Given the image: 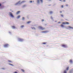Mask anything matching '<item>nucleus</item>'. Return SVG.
Instances as JSON below:
<instances>
[{"instance_id": "nucleus-7", "label": "nucleus", "mask_w": 73, "mask_h": 73, "mask_svg": "<svg viewBox=\"0 0 73 73\" xmlns=\"http://www.w3.org/2000/svg\"><path fill=\"white\" fill-rule=\"evenodd\" d=\"M10 15L11 16V17H14V16H13V15L12 13H10Z\"/></svg>"}, {"instance_id": "nucleus-32", "label": "nucleus", "mask_w": 73, "mask_h": 73, "mask_svg": "<svg viewBox=\"0 0 73 73\" xmlns=\"http://www.w3.org/2000/svg\"><path fill=\"white\" fill-rule=\"evenodd\" d=\"M63 1L64 2H65V0H64Z\"/></svg>"}, {"instance_id": "nucleus-27", "label": "nucleus", "mask_w": 73, "mask_h": 73, "mask_svg": "<svg viewBox=\"0 0 73 73\" xmlns=\"http://www.w3.org/2000/svg\"><path fill=\"white\" fill-rule=\"evenodd\" d=\"M60 23H61V22H59L58 23V24H60Z\"/></svg>"}, {"instance_id": "nucleus-23", "label": "nucleus", "mask_w": 73, "mask_h": 73, "mask_svg": "<svg viewBox=\"0 0 73 73\" xmlns=\"http://www.w3.org/2000/svg\"><path fill=\"white\" fill-rule=\"evenodd\" d=\"M64 73H67V72H66V70H65L64 72Z\"/></svg>"}, {"instance_id": "nucleus-29", "label": "nucleus", "mask_w": 73, "mask_h": 73, "mask_svg": "<svg viewBox=\"0 0 73 73\" xmlns=\"http://www.w3.org/2000/svg\"><path fill=\"white\" fill-rule=\"evenodd\" d=\"M24 17H23V20H24Z\"/></svg>"}, {"instance_id": "nucleus-17", "label": "nucleus", "mask_w": 73, "mask_h": 73, "mask_svg": "<svg viewBox=\"0 0 73 73\" xmlns=\"http://www.w3.org/2000/svg\"><path fill=\"white\" fill-rule=\"evenodd\" d=\"M32 29H36L35 27H32Z\"/></svg>"}, {"instance_id": "nucleus-34", "label": "nucleus", "mask_w": 73, "mask_h": 73, "mask_svg": "<svg viewBox=\"0 0 73 73\" xmlns=\"http://www.w3.org/2000/svg\"><path fill=\"white\" fill-rule=\"evenodd\" d=\"M66 5L67 6H68V5Z\"/></svg>"}, {"instance_id": "nucleus-5", "label": "nucleus", "mask_w": 73, "mask_h": 73, "mask_svg": "<svg viewBox=\"0 0 73 73\" xmlns=\"http://www.w3.org/2000/svg\"><path fill=\"white\" fill-rule=\"evenodd\" d=\"M40 1L41 2V3H42V2H43L42 0H37L38 3H40Z\"/></svg>"}, {"instance_id": "nucleus-26", "label": "nucleus", "mask_w": 73, "mask_h": 73, "mask_svg": "<svg viewBox=\"0 0 73 73\" xmlns=\"http://www.w3.org/2000/svg\"><path fill=\"white\" fill-rule=\"evenodd\" d=\"M61 16L62 17H64V15L62 14L61 15Z\"/></svg>"}, {"instance_id": "nucleus-9", "label": "nucleus", "mask_w": 73, "mask_h": 73, "mask_svg": "<svg viewBox=\"0 0 73 73\" xmlns=\"http://www.w3.org/2000/svg\"><path fill=\"white\" fill-rule=\"evenodd\" d=\"M42 33H48V31H42Z\"/></svg>"}, {"instance_id": "nucleus-35", "label": "nucleus", "mask_w": 73, "mask_h": 73, "mask_svg": "<svg viewBox=\"0 0 73 73\" xmlns=\"http://www.w3.org/2000/svg\"><path fill=\"white\" fill-rule=\"evenodd\" d=\"M62 12V11H60V13H61Z\"/></svg>"}, {"instance_id": "nucleus-36", "label": "nucleus", "mask_w": 73, "mask_h": 73, "mask_svg": "<svg viewBox=\"0 0 73 73\" xmlns=\"http://www.w3.org/2000/svg\"><path fill=\"white\" fill-rule=\"evenodd\" d=\"M1 3H0V6H1Z\"/></svg>"}, {"instance_id": "nucleus-38", "label": "nucleus", "mask_w": 73, "mask_h": 73, "mask_svg": "<svg viewBox=\"0 0 73 73\" xmlns=\"http://www.w3.org/2000/svg\"><path fill=\"white\" fill-rule=\"evenodd\" d=\"M25 5H24V7H25Z\"/></svg>"}, {"instance_id": "nucleus-4", "label": "nucleus", "mask_w": 73, "mask_h": 73, "mask_svg": "<svg viewBox=\"0 0 73 73\" xmlns=\"http://www.w3.org/2000/svg\"><path fill=\"white\" fill-rule=\"evenodd\" d=\"M9 46V44H5L4 45V47H8Z\"/></svg>"}, {"instance_id": "nucleus-20", "label": "nucleus", "mask_w": 73, "mask_h": 73, "mask_svg": "<svg viewBox=\"0 0 73 73\" xmlns=\"http://www.w3.org/2000/svg\"><path fill=\"white\" fill-rule=\"evenodd\" d=\"M50 14H52V13H53V12H52V11H50Z\"/></svg>"}, {"instance_id": "nucleus-16", "label": "nucleus", "mask_w": 73, "mask_h": 73, "mask_svg": "<svg viewBox=\"0 0 73 73\" xmlns=\"http://www.w3.org/2000/svg\"><path fill=\"white\" fill-rule=\"evenodd\" d=\"M46 44V42H44L42 43L43 44Z\"/></svg>"}, {"instance_id": "nucleus-13", "label": "nucleus", "mask_w": 73, "mask_h": 73, "mask_svg": "<svg viewBox=\"0 0 73 73\" xmlns=\"http://www.w3.org/2000/svg\"><path fill=\"white\" fill-rule=\"evenodd\" d=\"M61 27L63 28L64 27V25H61Z\"/></svg>"}, {"instance_id": "nucleus-6", "label": "nucleus", "mask_w": 73, "mask_h": 73, "mask_svg": "<svg viewBox=\"0 0 73 73\" xmlns=\"http://www.w3.org/2000/svg\"><path fill=\"white\" fill-rule=\"evenodd\" d=\"M62 47H64L65 48H66V45L65 44H63L62 45Z\"/></svg>"}, {"instance_id": "nucleus-33", "label": "nucleus", "mask_w": 73, "mask_h": 73, "mask_svg": "<svg viewBox=\"0 0 73 73\" xmlns=\"http://www.w3.org/2000/svg\"><path fill=\"white\" fill-rule=\"evenodd\" d=\"M44 21V20H42V21Z\"/></svg>"}, {"instance_id": "nucleus-19", "label": "nucleus", "mask_w": 73, "mask_h": 73, "mask_svg": "<svg viewBox=\"0 0 73 73\" xmlns=\"http://www.w3.org/2000/svg\"><path fill=\"white\" fill-rule=\"evenodd\" d=\"M21 70L23 72H25V71L23 69H22Z\"/></svg>"}, {"instance_id": "nucleus-18", "label": "nucleus", "mask_w": 73, "mask_h": 73, "mask_svg": "<svg viewBox=\"0 0 73 73\" xmlns=\"http://www.w3.org/2000/svg\"><path fill=\"white\" fill-rule=\"evenodd\" d=\"M69 70V67H68L67 68L66 70Z\"/></svg>"}, {"instance_id": "nucleus-31", "label": "nucleus", "mask_w": 73, "mask_h": 73, "mask_svg": "<svg viewBox=\"0 0 73 73\" xmlns=\"http://www.w3.org/2000/svg\"><path fill=\"white\" fill-rule=\"evenodd\" d=\"M14 73H17V72H14Z\"/></svg>"}, {"instance_id": "nucleus-1", "label": "nucleus", "mask_w": 73, "mask_h": 73, "mask_svg": "<svg viewBox=\"0 0 73 73\" xmlns=\"http://www.w3.org/2000/svg\"><path fill=\"white\" fill-rule=\"evenodd\" d=\"M25 2V1H22V2H21L20 3V1H19L18 3H16L15 4V5H17V4H21V3H24Z\"/></svg>"}, {"instance_id": "nucleus-28", "label": "nucleus", "mask_w": 73, "mask_h": 73, "mask_svg": "<svg viewBox=\"0 0 73 73\" xmlns=\"http://www.w3.org/2000/svg\"><path fill=\"white\" fill-rule=\"evenodd\" d=\"M61 7H62V8H63L64 6H63V5H62L61 6Z\"/></svg>"}, {"instance_id": "nucleus-25", "label": "nucleus", "mask_w": 73, "mask_h": 73, "mask_svg": "<svg viewBox=\"0 0 73 73\" xmlns=\"http://www.w3.org/2000/svg\"><path fill=\"white\" fill-rule=\"evenodd\" d=\"M9 65H12V66H13V65L12 64H9Z\"/></svg>"}, {"instance_id": "nucleus-11", "label": "nucleus", "mask_w": 73, "mask_h": 73, "mask_svg": "<svg viewBox=\"0 0 73 73\" xmlns=\"http://www.w3.org/2000/svg\"><path fill=\"white\" fill-rule=\"evenodd\" d=\"M20 11H17V15H18V14H19V13H20Z\"/></svg>"}, {"instance_id": "nucleus-24", "label": "nucleus", "mask_w": 73, "mask_h": 73, "mask_svg": "<svg viewBox=\"0 0 73 73\" xmlns=\"http://www.w3.org/2000/svg\"><path fill=\"white\" fill-rule=\"evenodd\" d=\"M70 62H71L72 63V60H70Z\"/></svg>"}, {"instance_id": "nucleus-14", "label": "nucleus", "mask_w": 73, "mask_h": 73, "mask_svg": "<svg viewBox=\"0 0 73 73\" xmlns=\"http://www.w3.org/2000/svg\"><path fill=\"white\" fill-rule=\"evenodd\" d=\"M31 23V21H29L27 22V24H29V23Z\"/></svg>"}, {"instance_id": "nucleus-12", "label": "nucleus", "mask_w": 73, "mask_h": 73, "mask_svg": "<svg viewBox=\"0 0 73 73\" xmlns=\"http://www.w3.org/2000/svg\"><path fill=\"white\" fill-rule=\"evenodd\" d=\"M12 27L13 29H15L16 28V27L14 26H12Z\"/></svg>"}, {"instance_id": "nucleus-30", "label": "nucleus", "mask_w": 73, "mask_h": 73, "mask_svg": "<svg viewBox=\"0 0 73 73\" xmlns=\"http://www.w3.org/2000/svg\"><path fill=\"white\" fill-rule=\"evenodd\" d=\"M30 3H32V1H30Z\"/></svg>"}, {"instance_id": "nucleus-37", "label": "nucleus", "mask_w": 73, "mask_h": 73, "mask_svg": "<svg viewBox=\"0 0 73 73\" xmlns=\"http://www.w3.org/2000/svg\"><path fill=\"white\" fill-rule=\"evenodd\" d=\"M59 1H62V0H59Z\"/></svg>"}, {"instance_id": "nucleus-8", "label": "nucleus", "mask_w": 73, "mask_h": 73, "mask_svg": "<svg viewBox=\"0 0 73 73\" xmlns=\"http://www.w3.org/2000/svg\"><path fill=\"white\" fill-rule=\"evenodd\" d=\"M19 41H23V39L20 38H19Z\"/></svg>"}, {"instance_id": "nucleus-21", "label": "nucleus", "mask_w": 73, "mask_h": 73, "mask_svg": "<svg viewBox=\"0 0 73 73\" xmlns=\"http://www.w3.org/2000/svg\"><path fill=\"white\" fill-rule=\"evenodd\" d=\"M24 27V26L22 25V26H21V28H23V27Z\"/></svg>"}, {"instance_id": "nucleus-22", "label": "nucleus", "mask_w": 73, "mask_h": 73, "mask_svg": "<svg viewBox=\"0 0 73 73\" xmlns=\"http://www.w3.org/2000/svg\"><path fill=\"white\" fill-rule=\"evenodd\" d=\"M8 61L9 62H12V61H11V60H9Z\"/></svg>"}, {"instance_id": "nucleus-3", "label": "nucleus", "mask_w": 73, "mask_h": 73, "mask_svg": "<svg viewBox=\"0 0 73 73\" xmlns=\"http://www.w3.org/2000/svg\"><path fill=\"white\" fill-rule=\"evenodd\" d=\"M39 28H40V29H42V30H44V29H45V28H44L43 27L41 26H39Z\"/></svg>"}, {"instance_id": "nucleus-15", "label": "nucleus", "mask_w": 73, "mask_h": 73, "mask_svg": "<svg viewBox=\"0 0 73 73\" xmlns=\"http://www.w3.org/2000/svg\"><path fill=\"white\" fill-rule=\"evenodd\" d=\"M20 17V16L19 15V16L17 17V19H19V18Z\"/></svg>"}, {"instance_id": "nucleus-2", "label": "nucleus", "mask_w": 73, "mask_h": 73, "mask_svg": "<svg viewBox=\"0 0 73 73\" xmlns=\"http://www.w3.org/2000/svg\"><path fill=\"white\" fill-rule=\"evenodd\" d=\"M62 24L63 25H65V24L68 25V24H69V23L68 22H62Z\"/></svg>"}, {"instance_id": "nucleus-10", "label": "nucleus", "mask_w": 73, "mask_h": 73, "mask_svg": "<svg viewBox=\"0 0 73 73\" xmlns=\"http://www.w3.org/2000/svg\"><path fill=\"white\" fill-rule=\"evenodd\" d=\"M68 28H70V29H73V27H72L70 26H68Z\"/></svg>"}]
</instances>
